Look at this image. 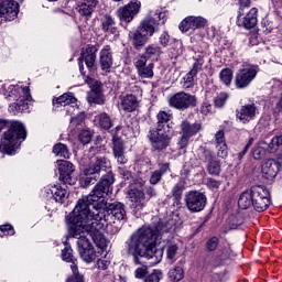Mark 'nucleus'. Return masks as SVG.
I'll use <instances>...</instances> for the list:
<instances>
[{
    "label": "nucleus",
    "mask_w": 282,
    "mask_h": 282,
    "mask_svg": "<svg viewBox=\"0 0 282 282\" xmlns=\"http://www.w3.org/2000/svg\"><path fill=\"white\" fill-rule=\"evenodd\" d=\"M113 182H116L113 174L104 175L88 196H83L77 200L74 210L68 215V221L72 224L68 230L69 237H78L85 232L86 224L102 221L107 217L105 214L107 208L105 195L109 193Z\"/></svg>",
    "instance_id": "nucleus-1"
},
{
    "label": "nucleus",
    "mask_w": 282,
    "mask_h": 282,
    "mask_svg": "<svg viewBox=\"0 0 282 282\" xmlns=\"http://www.w3.org/2000/svg\"><path fill=\"white\" fill-rule=\"evenodd\" d=\"M128 252L132 254L135 265H140V257L152 259V263L158 264L162 261L164 250L155 247L162 243V231L160 226L155 228L147 227L139 229L128 240Z\"/></svg>",
    "instance_id": "nucleus-2"
},
{
    "label": "nucleus",
    "mask_w": 282,
    "mask_h": 282,
    "mask_svg": "<svg viewBox=\"0 0 282 282\" xmlns=\"http://www.w3.org/2000/svg\"><path fill=\"white\" fill-rule=\"evenodd\" d=\"M8 127V120L0 119V132ZM28 132L23 123L13 121L8 131L3 132L0 141V151L7 155H14L17 149L21 147L19 140H25Z\"/></svg>",
    "instance_id": "nucleus-3"
},
{
    "label": "nucleus",
    "mask_w": 282,
    "mask_h": 282,
    "mask_svg": "<svg viewBox=\"0 0 282 282\" xmlns=\"http://www.w3.org/2000/svg\"><path fill=\"white\" fill-rule=\"evenodd\" d=\"M158 19L162 21L164 13L156 11L155 14L145 17L135 31L129 32V39L132 41L135 50H140L147 44L149 36L155 34V28H158Z\"/></svg>",
    "instance_id": "nucleus-4"
},
{
    "label": "nucleus",
    "mask_w": 282,
    "mask_h": 282,
    "mask_svg": "<svg viewBox=\"0 0 282 282\" xmlns=\"http://www.w3.org/2000/svg\"><path fill=\"white\" fill-rule=\"evenodd\" d=\"M109 221V216H106L105 218H101V220L87 223L84 225V232L86 237H91L94 243L97 246V248H100V250H107V247L109 246V240L105 238V235H102V230H105V226H107V223Z\"/></svg>",
    "instance_id": "nucleus-5"
},
{
    "label": "nucleus",
    "mask_w": 282,
    "mask_h": 282,
    "mask_svg": "<svg viewBox=\"0 0 282 282\" xmlns=\"http://www.w3.org/2000/svg\"><path fill=\"white\" fill-rule=\"evenodd\" d=\"M85 160L86 164L82 170L84 175H100V173H105L111 169V162L105 156L93 155L85 158Z\"/></svg>",
    "instance_id": "nucleus-6"
},
{
    "label": "nucleus",
    "mask_w": 282,
    "mask_h": 282,
    "mask_svg": "<svg viewBox=\"0 0 282 282\" xmlns=\"http://www.w3.org/2000/svg\"><path fill=\"white\" fill-rule=\"evenodd\" d=\"M252 202H253V210L257 213H263L268 210L270 207V191L261 185L252 186Z\"/></svg>",
    "instance_id": "nucleus-7"
},
{
    "label": "nucleus",
    "mask_w": 282,
    "mask_h": 282,
    "mask_svg": "<svg viewBox=\"0 0 282 282\" xmlns=\"http://www.w3.org/2000/svg\"><path fill=\"white\" fill-rule=\"evenodd\" d=\"M73 238L77 239V248L80 259H83L85 263H91V261H96V250H94V246L89 241L87 235H85V231H82L80 235Z\"/></svg>",
    "instance_id": "nucleus-8"
},
{
    "label": "nucleus",
    "mask_w": 282,
    "mask_h": 282,
    "mask_svg": "<svg viewBox=\"0 0 282 282\" xmlns=\"http://www.w3.org/2000/svg\"><path fill=\"white\" fill-rule=\"evenodd\" d=\"M128 195L131 202L130 208L137 213L144 208V183H142V181L132 183Z\"/></svg>",
    "instance_id": "nucleus-9"
},
{
    "label": "nucleus",
    "mask_w": 282,
    "mask_h": 282,
    "mask_svg": "<svg viewBox=\"0 0 282 282\" xmlns=\"http://www.w3.org/2000/svg\"><path fill=\"white\" fill-rule=\"evenodd\" d=\"M154 151H164L171 144V130H151L148 135Z\"/></svg>",
    "instance_id": "nucleus-10"
},
{
    "label": "nucleus",
    "mask_w": 282,
    "mask_h": 282,
    "mask_svg": "<svg viewBox=\"0 0 282 282\" xmlns=\"http://www.w3.org/2000/svg\"><path fill=\"white\" fill-rule=\"evenodd\" d=\"M257 74H259V66L257 65H248L245 68H240L235 78L237 89H246L257 78Z\"/></svg>",
    "instance_id": "nucleus-11"
},
{
    "label": "nucleus",
    "mask_w": 282,
    "mask_h": 282,
    "mask_svg": "<svg viewBox=\"0 0 282 282\" xmlns=\"http://www.w3.org/2000/svg\"><path fill=\"white\" fill-rule=\"evenodd\" d=\"M184 202L189 213H202L206 208L207 198L202 192L192 191L185 194Z\"/></svg>",
    "instance_id": "nucleus-12"
},
{
    "label": "nucleus",
    "mask_w": 282,
    "mask_h": 282,
    "mask_svg": "<svg viewBox=\"0 0 282 282\" xmlns=\"http://www.w3.org/2000/svg\"><path fill=\"white\" fill-rule=\"evenodd\" d=\"M169 105L170 107H174V109H191V107H197V97L180 91L169 99Z\"/></svg>",
    "instance_id": "nucleus-13"
},
{
    "label": "nucleus",
    "mask_w": 282,
    "mask_h": 282,
    "mask_svg": "<svg viewBox=\"0 0 282 282\" xmlns=\"http://www.w3.org/2000/svg\"><path fill=\"white\" fill-rule=\"evenodd\" d=\"M19 14V2L14 0H0V19L14 21Z\"/></svg>",
    "instance_id": "nucleus-14"
},
{
    "label": "nucleus",
    "mask_w": 282,
    "mask_h": 282,
    "mask_svg": "<svg viewBox=\"0 0 282 282\" xmlns=\"http://www.w3.org/2000/svg\"><path fill=\"white\" fill-rule=\"evenodd\" d=\"M259 9L252 8L248 13L238 11L237 25L245 30H252L257 25Z\"/></svg>",
    "instance_id": "nucleus-15"
},
{
    "label": "nucleus",
    "mask_w": 282,
    "mask_h": 282,
    "mask_svg": "<svg viewBox=\"0 0 282 282\" xmlns=\"http://www.w3.org/2000/svg\"><path fill=\"white\" fill-rule=\"evenodd\" d=\"M140 1H131L130 3L126 4L118 9L117 14L120 21H124V23H131L133 18L138 12H140Z\"/></svg>",
    "instance_id": "nucleus-16"
},
{
    "label": "nucleus",
    "mask_w": 282,
    "mask_h": 282,
    "mask_svg": "<svg viewBox=\"0 0 282 282\" xmlns=\"http://www.w3.org/2000/svg\"><path fill=\"white\" fill-rule=\"evenodd\" d=\"M127 147H124V140L118 135L112 137V155L117 160L118 164H127L129 160L126 155Z\"/></svg>",
    "instance_id": "nucleus-17"
},
{
    "label": "nucleus",
    "mask_w": 282,
    "mask_h": 282,
    "mask_svg": "<svg viewBox=\"0 0 282 282\" xmlns=\"http://www.w3.org/2000/svg\"><path fill=\"white\" fill-rule=\"evenodd\" d=\"M105 215L106 217H113V219H117V221H127V210H124V204L122 203H111L107 207L106 203V209H105Z\"/></svg>",
    "instance_id": "nucleus-18"
},
{
    "label": "nucleus",
    "mask_w": 282,
    "mask_h": 282,
    "mask_svg": "<svg viewBox=\"0 0 282 282\" xmlns=\"http://www.w3.org/2000/svg\"><path fill=\"white\" fill-rule=\"evenodd\" d=\"M279 162L274 159L264 161L261 165L262 177H264V180H274V177L279 175Z\"/></svg>",
    "instance_id": "nucleus-19"
},
{
    "label": "nucleus",
    "mask_w": 282,
    "mask_h": 282,
    "mask_svg": "<svg viewBox=\"0 0 282 282\" xmlns=\"http://www.w3.org/2000/svg\"><path fill=\"white\" fill-rule=\"evenodd\" d=\"M58 171H59V180L64 182V184H72V173H74V164L69 161H58L57 162Z\"/></svg>",
    "instance_id": "nucleus-20"
},
{
    "label": "nucleus",
    "mask_w": 282,
    "mask_h": 282,
    "mask_svg": "<svg viewBox=\"0 0 282 282\" xmlns=\"http://www.w3.org/2000/svg\"><path fill=\"white\" fill-rule=\"evenodd\" d=\"M254 116H257V106H254V104L242 106L237 112V118H239L240 122L243 124L253 120Z\"/></svg>",
    "instance_id": "nucleus-21"
},
{
    "label": "nucleus",
    "mask_w": 282,
    "mask_h": 282,
    "mask_svg": "<svg viewBox=\"0 0 282 282\" xmlns=\"http://www.w3.org/2000/svg\"><path fill=\"white\" fill-rule=\"evenodd\" d=\"M100 67L102 72H109L111 69V65H113V55L111 54V47L106 45L100 51Z\"/></svg>",
    "instance_id": "nucleus-22"
},
{
    "label": "nucleus",
    "mask_w": 282,
    "mask_h": 282,
    "mask_svg": "<svg viewBox=\"0 0 282 282\" xmlns=\"http://www.w3.org/2000/svg\"><path fill=\"white\" fill-rule=\"evenodd\" d=\"M135 67L141 78H153V67H154L153 63H150L147 66V59H144V57H140L135 62Z\"/></svg>",
    "instance_id": "nucleus-23"
},
{
    "label": "nucleus",
    "mask_w": 282,
    "mask_h": 282,
    "mask_svg": "<svg viewBox=\"0 0 282 282\" xmlns=\"http://www.w3.org/2000/svg\"><path fill=\"white\" fill-rule=\"evenodd\" d=\"M140 106V100L135 95L129 94L121 98V108L123 111H128V113H131V111H135L138 107Z\"/></svg>",
    "instance_id": "nucleus-24"
},
{
    "label": "nucleus",
    "mask_w": 282,
    "mask_h": 282,
    "mask_svg": "<svg viewBox=\"0 0 282 282\" xmlns=\"http://www.w3.org/2000/svg\"><path fill=\"white\" fill-rule=\"evenodd\" d=\"M202 131V122L191 123L188 121H182L181 134H185L187 138H193L195 134Z\"/></svg>",
    "instance_id": "nucleus-25"
},
{
    "label": "nucleus",
    "mask_w": 282,
    "mask_h": 282,
    "mask_svg": "<svg viewBox=\"0 0 282 282\" xmlns=\"http://www.w3.org/2000/svg\"><path fill=\"white\" fill-rule=\"evenodd\" d=\"M97 6L98 0H84L83 3L77 6V12H79L82 17H91Z\"/></svg>",
    "instance_id": "nucleus-26"
},
{
    "label": "nucleus",
    "mask_w": 282,
    "mask_h": 282,
    "mask_svg": "<svg viewBox=\"0 0 282 282\" xmlns=\"http://www.w3.org/2000/svg\"><path fill=\"white\" fill-rule=\"evenodd\" d=\"M96 52H98V47L96 46H89L86 48V51L83 53L82 57L79 61H85L86 67L88 69H91L94 65H96Z\"/></svg>",
    "instance_id": "nucleus-27"
},
{
    "label": "nucleus",
    "mask_w": 282,
    "mask_h": 282,
    "mask_svg": "<svg viewBox=\"0 0 282 282\" xmlns=\"http://www.w3.org/2000/svg\"><path fill=\"white\" fill-rule=\"evenodd\" d=\"M22 94L24 95L25 101H20L19 104H13L10 106L11 111H28L30 109V99L32 98V95H30V87H23Z\"/></svg>",
    "instance_id": "nucleus-28"
},
{
    "label": "nucleus",
    "mask_w": 282,
    "mask_h": 282,
    "mask_svg": "<svg viewBox=\"0 0 282 282\" xmlns=\"http://www.w3.org/2000/svg\"><path fill=\"white\" fill-rule=\"evenodd\" d=\"M238 206L242 210H248L251 206L253 207V200H252V187L250 191L242 192L240 194V197L238 199Z\"/></svg>",
    "instance_id": "nucleus-29"
},
{
    "label": "nucleus",
    "mask_w": 282,
    "mask_h": 282,
    "mask_svg": "<svg viewBox=\"0 0 282 282\" xmlns=\"http://www.w3.org/2000/svg\"><path fill=\"white\" fill-rule=\"evenodd\" d=\"M76 97L73 94H64L53 99V107H67L68 105H75Z\"/></svg>",
    "instance_id": "nucleus-30"
},
{
    "label": "nucleus",
    "mask_w": 282,
    "mask_h": 282,
    "mask_svg": "<svg viewBox=\"0 0 282 282\" xmlns=\"http://www.w3.org/2000/svg\"><path fill=\"white\" fill-rule=\"evenodd\" d=\"M95 122L100 127L101 129H105L106 131L111 129L113 127V121L111 120V117L107 115V112L99 113L95 117Z\"/></svg>",
    "instance_id": "nucleus-31"
},
{
    "label": "nucleus",
    "mask_w": 282,
    "mask_h": 282,
    "mask_svg": "<svg viewBox=\"0 0 282 282\" xmlns=\"http://www.w3.org/2000/svg\"><path fill=\"white\" fill-rule=\"evenodd\" d=\"M162 54V47L155 45V44H149L144 48V53L141 55V58H144V61H148V58H158Z\"/></svg>",
    "instance_id": "nucleus-32"
},
{
    "label": "nucleus",
    "mask_w": 282,
    "mask_h": 282,
    "mask_svg": "<svg viewBox=\"0 0 282 282\" xmlns=\"http://www.w3.org/2000/svg\"><path fill=\"white\" fill-rule=\"evenodd\" d=\"M173 118V115L166 112V111H160L156 115V129H159V131L164 130L166 131V124L169 123V121H171V119Z\"/></svg>",
    "instance_id": "nucleus-33"
},
{
    "label": "nucleus",
    "mask_w": 282,
    "mask_h": 282,
    "mask_svg": "<svg viewBox=\"0 0 282 282\" xmlns=\"http://www.w3.org/2000/svg\"><path fill=\"white\" fill-rule=\"evenodd\" d=\"M51 195H53V198L55 202H58L59 204H63L65 202V197H67V189L58 186H53L50 189Z\"/></svg>",
    "instance_id": "nucleus-34"
},
{
    "label": "nucleus",
    "mask_w": 282,
    "mask_h": 282,
    "mask_svg": "<svg viewBox=\"0 0 282 282\" xmlns=\"http://www.w3.org/2000/svg\"><path fill=\"white\" fill-rule=\"evenodd\" d=\"M267 144L268 142L261 141L253 148V160H263V158H265L268 150L263 145Z\"/></svg>",
    "instance_id": "nucleus-35"
},
{
    "label": "nucleus",
    "mask_w": 282,
    "mask_h": 282,
    "mask_svg": "<svg viewBox=\"0 0 282 282\" xmlns=\"http://www.w3.org/2000/svg\"><path fill=\"white\" fill-rule=\"evenodd\" d=\"M113 25H116V22L111 15H105L101 19V28L104 32H110V34H113Z\"/></svg>",
    "instance_id": "nucleus-36"
},
{
    "label": "nucleus",
    "mask_w": 282,
    "mask_h": 282,
    "mask_svg": "<svg viewBox=\"0 0 282 282\" xmlns=\"http://www.w3.org/2000/svg\"><path fill=\"white\" fill-rule=\"evenodd\" d=\"M53 153L59 158H69V150H67V145L63 143H57L53 147Z\"/></svg>",
    "instance_id": "nucleus-37"
},
{
    "label": "nucleus",
    "mask_w": 282,
    "mask_h": 282,
    "mask_svg": "<svg viewBox=\"0 0 282 282\" xmlns=\"http://www.w3.org/2000/svg\"><path fill=\"white\" fill-rule=\"evenodd\" d=\"M169 278L171 281H182L184 279V269L182 267H175L169 271Z\"/></svg>",
    "instance_id": "nucleus-38"
},
{
    "label": "nucleus",
    "mask_w": 282,
    "mask_h": 282,
    "mask_svg": "<svg viewBox=\"0 0 282 282\" xmlns=\"http://www.w3.org/2000/svg\"><path fill=\"white\" fill-rule=\"evenodd\" d=\"M219 78L223 85L229 87V85L232 83V70L230 68H224L219 74Z\"/></svg>",
    "instance_id": "nucleus-39"
},
{
    "label": "nucleus",
    "mask_w": 282,
    "mask_h": 282,
    "mask_svg": "<svg viewBox=\"0 0 282 282\" xmlns=\"http://www.w3.org/2000/svg\"><path fill=\"white\" fill-rule=\"evenodd\" d=\"M207 171L209 175H219V173H221V164L217 159H214L207 164Z\"/></svg>",
    "instance_id": "nucleus-40"
},
{
    "label": "nucleus",
    "mask_w": 282,
    "mask_h": 282,
    "mask_svg": "<svg viewBox=\"0 0 282 282\" xmlns=\"http://www.w3.org/2000/svg\"><path fill=\"white\" fill-rule=\"evenodd\" d=\"M180 250V247L177 243L170 242L166 248V257L170 261H173L175 257H177V252Z\"/></svg>",
    "instance_id": "nucleus-41"
},
{
    "label": "nucleus",
    "mask_w": 282,
    "mask_h": 282,
    "mask_svg": "<svg viewBox=\"0 0 282 282\" xmlns=\"http://www.w3.org/2000/svg\"><path fill=\"white\" fill-rule=\"evenodd\" d=\"M181 32H188V30H195L194 29V24H193V20L189 17L185 18L178 25Z\"/></svg>",
    "instance_id": "nucleus-42"
},
{
    "label": "nucleus",
    "mask_w": 282,
    "mask_h": 282,
    "mask_svg": "<svg viewBox=\"0 0 282 282\" xmlns=\"http://www.w3.org/2000/svg\"><path fill=\"white\" fill-rule=\"evenodd\" d=\"M191 19H192V24L194 25V30H199L202 28H206V23H208V21L202 17L191 15Z\"/></svg>",
    "instance_id": "nucleus-43"
},
{
    "label": "nucleus",
    "mask_w": 282,
    "mask_h": 282,
    "mask_svg": "<svg viewBox=\"0 0 282 282\" xmlns=\"http://www.w3.org/2000/svg\"><path fill=\"white\" fill-rule=\"evenodd\" d=\"M4 96L9 100H17V98H19V86H9L8 90L4 93Z\"/></svg>",
    "instance_id": "nucleus-44"
},
{
    "label": "nucleus",
    "mask_w": 282,
    "mask_h": 282,
    "mask_svg": "<svg viewBox=\"0 0 282 282\" xmlns=\"http://www.w3.org/2000/svg\"><path fill=\"white\" fill-rule=\"evenodd\" d=\"M73 276L67 279L66 282H85L83 275L78 274V267L76 264L70 265Z\"/></svg>",
    "instance_id": "nucleus-45"
},
{
    "label": "nucleus",
    "mask_w": 282,
    "mask_h": 282,
    "mask_svg": "<svg viewBox=\"0 0 282 282\" xmlns=\"http://www.w3.org/2000/svg\"><path fill=\"white\" fill-rule=\"evenodd\" d=\"M88 102H94L95 105H105V97L98 93H93L88 96Z\"/></svg>",
    "instance_id": "nucleus-46"
},
{
    "label": "nucleus",
    "mask_w": 282,
    "mask_h": 282,
    "mask_svg": "<svg viewBox=\"0 0 282 282\" xmlns=\"http://www.w3.org/2000/svg\"><path fill=\"white\" fill-rule=\"evenodd\" d=\"M279 147H282V134L273 137L271 142L268 144L270 151H274L275 149H279Z\"/></svg>",
    "instance_id": "nucleus-47"
},
{
    "label": "nucleus",
    "mask_w": 282,
    "mask_h": 282,
    "mask_svg": "<svg viewBox=\"0 0 282 282\" xmlns=\"http://www.w3.org/2000/svg\"><path fill=\"white\" fill-rule=\"evenodd\" d=\"M162 279V271L160 270H154L151 274H149L145 279L144 282H160Z\"/></svg>",
    "instance_id": "nucleus-48"
},
{
    "label": "nucleus",
    "mask_w": 282,
    "mask_h": 282,
    "mask_svg": "<svg viewBox=\"0 0 282 282\" xmlns=\"http://www.w3.org/2000/svg\"><path fill=\"white\" fill-rule=\"evenodd\" d=\"M226 100H228V95L226 93H220L216 98H215V107L221 108L224 105H226Z\"/></svg>",
    "instance_id": "nucleus-49"
},
{
    "label": "nucleus",
    "mask_w": 282,
    "mask_h": 282,
    "mask_svg": "<svg viewBox=\"0 0 282 282\" xmlns=\"http://www.w3.org/2000/svg\"><path fill=\"white\" fill-rule=\"evenodd\" d=\"M79 141H80L83 144H89V142H91V131H89V130H83V131L79 133Z\"/></svg>",
    "instance_id": "nucleus-50"
},
{
    "label": "nucleus",
    "mask_w": 282,
    "mask_h": 282,
    "mask_svg": "<svg viewBox=\"0 0 282 282\" xmlns=\"http://www.w3.org/2000/svg\"><path fill=\"white\" fill-rule=\"evenodd\" d=\"M83 122H85V112H79L70 119V124H73V127H80Z\"/></svg>",
    "instance_id": "nucleus-51"
},
{
    "label": "nucleus",
    "mask_w": 282,
    "mask_h": 282,
    "mask_svg": "<svg viewBox=\"0 0 282 282\" xmlns=\"http://www.w3.org/2000/svg\"><path fill=\"white\" fill-rule=\"evenodd\" d=\"M217 246H219V238L218 237L210 238L206 243V248L209 252H213L214 250H217Z\"/></svg>",
    "instance_id": "nucleus-52"
},
{
    "label": "nucleus",
    "mask_w": 282,
    "mask_h": 282,
    "mask_svg": "<svg viewBox=\"0 0 282 282\" xmlns=\"http://www.w3.org/2000/svg\"><path fill=\"white\" fill-rule=\"evenodd\" d=\"M203 66H204V55H198L192 68L193 73L198 74V72L202 69Z\"/></svg>",
    "instance_id": "nucleus-53"
},
{
    "label": "nucleus",
    "mask_w": 282,
    "mask_h": 282,
    "mask_svg": "<svg viewBox=\"0 0 282 282\" xmlns=\"http://www.w3.org/2000/svg\"><path fill=\"white\" fill-rule=\"evenodd\" d=\"M171 41V35H169V32L164 31L159 36V43L162 45V47H166Z\"/></svg>",
    "instance_id": "nucleus-54"
},
{
    "label": "nucleus",
    "mask_w": 282,
    "mask_h": 282,
    "mask_svg": "<svg viewBox=\"0 0 282 282\" xmlns=\"http://www.w3.org/2000/svg\"><path fill=\"white\" fill-rule=\"evenodd\" d=\"M149 273L147 265H141L135 269L134 276L135 279H144L147 274Z\"/></svg>",
    "instance_id": "nucleus-55"
},
{
    "label": "nucleus",
    "mask_w": 282,
    "mask_h": 282,
    "mask_svg": "<svg viewBox=\"0 0 282 282\" xmlns=\"http://www.w3.org/2000/svg\"><path fill=\"white\" fill-rule=\"evenodd\" d=\"M74 256H72V248L66 247L64 250H62V259L63 261H67V263H72L74 261Z\"/></svg>",
    "instance_id": "nucleus-56"
},
{
    "label": "nucleus",
    "mask_w": 282,
    "mask_h": 282,
    "mask_svg": "<svg viewBox=\"0 0 282 282\" xmlns=\"http://www.w3.org/2000/svg\"><path fill=\"white\" fill-rule=\"evenodd\" d=\"M218 158H226L228 155V145L221 143L216 145Z\"/></svg>",
    "instance_id": "nucleus-57"
},
{
    "label": "nucleus",
    "mask_w": 282,
    "mask_h": 282,
    "mask_svg": "<svg viewBox=\"0 0 282 282\" xmlns=\"http://www.w3.org/2000/svg\"><path fill=\"white\" fill-rule=\"evenodd\" d=\"M252 144H254V138H250L243 150L238 153V160H243V155L250 151V147H252Z\"/></svg>",
    "instance_id": "nucleus-58"
},
{
    "label": "nucleus",
    "mask_w": 282,
    "mask_h": 282,
    "mask_svg": "<svg viewBox=\"0 0 282 282\" xmlns=\"http://www.w3.org/2000/svg\"><path fill=\"white\" fill-rule=\"evenodd\" d=\"M160 182H162V174L155 170L150 176V184L155 185L160 184Z\"/></svg>",
    "instance_id": "nucleus-59"
},
{
    "label": "nucleus",
    "mask_w": 282,
    "mask_h": 282,
    "mask_svg": "<svg viewBox=\"0 0 282 282\" xmlns=\"http://www.w3.org/2000/svg\"><path fill=\"white\" fill-rule=\"evenodd\" d=\"M90 184H96V176L86 175V177L82 178V186L87 188Z\"/></svg>",
    "instance_id": "nucleus-60"
},
{
    "label": "nucleus",
    "mask_w": 282,
    "mask_h": 282,
    "mask_svg": "<svg viewBox=\"0 0 282 282\" xmlns=\"http://www.w3.org/2000/svg\"><path fill=\"white\" fill-rule=\"evenodd\" d=\"M183 192H184V189L182 188V186H180V184H176L172 188V195H173V197H175V199H180V197H182Z\"/></svg>",
    "instance_id": "nucleus-61"
},
{
    "label": "nucleus",
    "mask_w": 282,
    "mask_h": 282,
    "mask_svg": "<svg viewBox=\"0 0 282 282\" xmlns=\"http://www.w3.org/2000/svg\"><path fill=\"white\" fill-rule=\"evenodd\" d=\"M1 232H7L10 237L14 235V227L12 225H2L0 226Z\"/></svg>",
    "instance_id": "nucleus-62"
},
{
    "label": "nucleus",
    "mask_w": 282,
    "mask_h": 282,
    "mask_svg": "<svg viewBox=\"0 0 282 282\" xmlns=\"http://www.w3.org/2000/svg\"><path fill=\"white\" fill-rule=\"evenodd\" d=\"M188 140H191V137H186L185 134H181V139L178 140V147L181 149H186V147H188Z\"/></svg>",
    "instance_id": "nucleus-63"
},
{
    "label": "nucleus",
    "mask_w": 282,
    "mask_h": 282,
    "mask_svg": "<svg viewBox=\"0 0 282 282\" xmlns=\"http://www.w3.org/2000/svg\"><path fill=\"white\" fill-rule=\"evenodd\" d=\"M97 268H98V270H107V268H109V261H107L105 259H98Z\"/></svg>",
    "instance_id": "nucleus-64"
}]
</instances>
